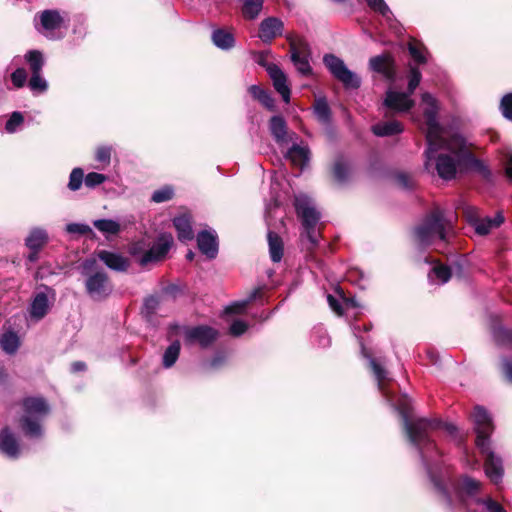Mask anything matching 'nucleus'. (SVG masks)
<instances>
[{
	"label": "nucleus",
	"mask_w": 512,
	"mask_h": 512,
	"mask_svg": "<svg viewBox=\"0 0 512 512\" xmlns=\"http://www.w3.org/2000/svg\"><path fill=\"white\" fill-rule=\"evenodd\" d=\"M426 142L425 168L435 169L441 179L449 181L458 173L469 170L480 173L486 179L491 177L490 169L472 154L462 136L444 135L437 137L434 143Z\"/></svg>",
	"instance_id": "f257e3e1"
},
{
	"label": "nucleus",
	"mask_w": 512,
	"mask_h": 512,
	"mask_svg": "<svg viewBox=\"0 0 512 512\" xmlns=\"http://www.w3.org/2000/svg\"><path fill=\"white\" fill-rule=\"evenodd\" d=\"M407 399L400 403L398 409L402 416L404 429L410 443L418 450L423 461L430 458V452L435 451V444L432 439L433 433L439 429L453 434L456 428L452 424L443 423L437 419L419 418L410 419V408Z\"/></svg>",
	"instance_id": "f03ea898"
},
{
	"label": "nucleus",
	"mask_w": 512,
	"mask_h": 512,
	"mask_svg": "<svg viewBox=\"0 0 512 512\" xmlns=\"http://www.w3.org/2000/svg\"><path fill=\"white\" fill-rule=\"evenodd\" d=\"M436 489L450 503L460 502L469 508L476 505L473 512H507L499 502L490 496H478L480 482H436Z\"/></svg>",
	"instance_id": "7ed1b4c3"
},
{
	"label": "nucleus",
	"mask_w": 512,
	"mask_h": 512,
	"mask_svg": "<svg viewBox=\"0 0 512 512\" xmlns=\"http://www.w3.org/2000/svg\"><path fill=\"white\" fill-rule=\"evenodd\" d=\"M454 235L451 220L440 208L433 209L413 230L416 244L420 248L433 247L436 251L447 245Z\"/></svg>",
	"instance_id": "20e7f679"
},
{
	"label": "nucleus",
	"mask_w": 512,
	"mask_h": 512,
	"mask_svg": "<svg viewBox=\"0 0 512 512\" xmlns=\"http://www.w3.org/2000/svg\"><path fill=\"white\" fill-rule=\"evenodd\" d=\"M472 418L477 435L476 446L485 456V473L490 480H499L503 477V464L501 458L490 448V435L494 429L492 418L487 410L480 406L475 407Z\"/></svg>",
	"instance_id": "39448f33"
},
{
	"label": "nucleus",
	"mask_w": 512,
	"mask_h": 512,
	"mask_svg": "<svg viewBox=\"0 0 512 512\" xmlns=\"http://www.w3.org/2000/svg\"><path fill=\"white\" fill-rule=\"evenodd\" d=\"M50 405L41 396H28L21 401L18 423L21 431L30 438L43 436V422L50 413Z\"/></svg>",
	"instance_id": "423d86ee"
},
{
	"label": "nucleus",
	"mask_w": 512,
	"mask_h": 512,
	"mask_svg": "<svg viewBox=\"0 0 512 512\" xmlns=\"http://www.w3.org/2000/svg\"><path fill=\"white\" fill-rule=\"evenodd\" d=\"M294 205L304 229L302 237L308 242L306 249L313 250L318 246L320 240V233L317 228V224L321 215L315 208L312 199L304 194L295 196Z\"/></svg>",
	"instance_id": "0eeeda50"
},
{
	"label": "nucleus",
	"mask_w": 512,
	"mask_h": 512,
	"mask_svg": "<svg viewBox=\"0 0 512 512\" xmlns=\"http://www.w3.org/2000/svg\"><path fill=\"white\" fill-rule=\"evenodd\" d=\"M80 271L86 277V292L94 301L106 299L113 291V285L103 270L97 269V260L88 258L80 265Z\"/></svg>",
	"instance_id": "6e6552de"
},
{
	"label": "nucleus",
	"mask_w": 512,
	"mask_h": 512,
	"mask_svg": "<svg viewBox=\"0 0 512 512\" xmlns=\"http://www.w3.org/2000/svg\"><path fill=\"white\" fill-rule=\"evenodd\" d=\"M36 30L48 39L56 40L64 37L69 26V18L66 12L58 10H44L35 16Z\"/></svg>",
	"instance_id": "1a4fd4ad"
},
{
	"label": "nucleus",
	"mask_w": 512,
	"mask_h": 512,
	"mask_svg": "<svg viewBox=\"0 0 512 512\" xmlns=\"http://www.w3.org/2000/svg\"><path fill=\"white\" fill-rule=\"evenodd\" d=\"M421 107L425 119L426 141L434 143L437 137L448 135L447 131L438 121V112L440 109L438 100L429 92H424L421 95Z\"/></svg>",
	"instance_id": "9d476101"
},
{
	"label": "nucleus",
	"mask_w": 512,
	"mask_h": 512,
	"mask_svg": "<svg viewBox=\"0 0 512 512\" xmlns=\"http://www.w3.org/2000/svg\"><path fill=\"white\" fill-rule=\"evenodd\" d=\"M323 63L331 75L342 83L346 89H358L361 86V78L348 69L344 61L334 54H325Z\"/></svg>",
	"instance_id": "9b49d317"
},
{
	"label": "nucleus",
	"mask_w": 512,
	"mask_h": 512,
	"mask_svg": "<svg viewBox=\"0 0 512 512\" xmlns=\"http://www.w3.org/2000/svg\"><path fill=\"white\" fill-rule=\"evenodd\" d=\"M56 298L55 290L48 286H43L37 291L29 305V317L36 322L42 320L50 311Z\"/></svg>",
	"instance_id": "f8f14e48"
},
{
	"label": "nucleus",
	"mask_w": 512,
	"mask_h": 512,
	"mask_svg": "<svg viewBox=\"0 0 512 512\" xmlns=\"http://www.w3.org/2000/svg\"><path fill=\"white\" fill-rule=\"evenodd\" d=\"M173 242V236L170 233L160 234L153 244L149 243V249L143 258H139V264L146 266L165 259Z\"/></svg>",
	"instance_id": "ddd939ff"
},
{
	"label": "nucleus",
	"mask_w": 512,
	"mask_h": 512,
	"mask_svg": "<svg viewBox=\"0 0 512 512\" xmlns=\"http://www.w3.org/2000/svg\"><path fill=\"white\" fill-rule=\"evenodd\" d=\"M290 51L291 61L297 71L304 76L310 75L312 68L309 62L308 44L302 39L291 40Z\"/></svg>",
	"instance_id": "4468645a"
},
{
	"label": "nucleus",
	"mask_w": 512,
	"mask_h": 512,
	"mask_svg": "<svg viewBox=\"0 0 512 512\" xmlns=\"http://www.w3.org/2000/svg\"><path fill=\"white\" fill-rule=\"evenodd\" d=\"M411 96L407 91L401 92L390 88L386 91L383 105L389 111L405 113L410 111L415 105Z\"/></svg>",
	"instance_id": "2eb2a0df"
},
{
	"label": "nucleus",
	"mask_w": 512,
	"mask_h": 512,
	"mask_svg": "<svg viewBox=\"0 0 512 512\" xmlns=\"http://www.w3.org/2000/svg\"><path fill=\"white\" fill-rule=\"evenodd\" d=\"M219 336V332L205 325L192 327L186 330L185 340L187 343L199 344L202 348L210 346Z\"/></svg>",
	"instance_id": "dca6fc26"
},
{
	"label": "nucleus",
	"mask_w": 512,
	"mask_h": 512,
	"mask_svg": "<svg viewBox=\"0 0 512 512\" xmlns=\"http://www.w3.org/2000/svg\"><path fill=\"white\" fill-rule=\"evenodd\" d=\"M284 30V23L277 17H267L259 25L258 37L264 43H271L273 39L281 36Z\"/></svg>",
	"instance_id": "f3484780"
},
{
	"label": "nucleus",
	"mask_w": 512,
	"mask_h": 512,
	"mask_svg": "<svg viewBox=\"0 0 512 512\" xmlns=\"http://www.w3.org/2000/svg\"><path fill=\"white\" fill-rule=\"evenodd\" d=\"M197 245L202 254L214 259L218 254L217 234L214 230H204L197 235Z\"/></svg>",
	"instance_id": "a211bd4d"
},
{
	"label": "nucleus",
	"mask_w": 512,
	"mask_h": 512,
	"mask_svg": "<svg viewBox=\"0 0 512 512\" xmlns=\"http://www.w3.org/2000/svg\"><path fill=\"white\" fill-rule=\"evenodd\" d=\"M267 72L273 82L275 90L281 95L285 103H289L291 91L287 84L285 73L274 64L267 68Z\"/></svg>",
	"instance_id": "6ab92c4d"
},
{
	"label": "nucleus",
	"mask_w": 512,
	"mask_h": 512,
	"mask_svg": "<svg viewBox=\"0 0 512 512\" xmlns=\"http://www.w3.org/2000/svg\"><path fill=\"white\" fill-rule=\"evenodd\" d=\"M98 258L111 270L125 272L130 262L128 258L117 252L102 250L98 252Z\"/></svg>",
	"instance_id": "aec40b11"
},
{
	"label": "nucleus",
	"mask_w": 512,
	"mask_h": 512,
	"mask_svg": "<svg viewBox=\"0 0 512 512\" xmlns=\"http://www.w3.org/2000/svg\"><path fill=\"white\" fill-rule=\"evenodd\" d=\"M0 452L9 458H17L20 454L18 439L7 427L0 432Z\"/></svg>",
	"instance_id": "412c9836"
},
{
	"label": "nucleus",
	"mask_w": 512,
	"mask_h": 512,
	"mask_svg": "<svg viewBox=\"0 0 512 512\" xmlns=\"http://www.w3.org/2000/svg\"><path fill=\"white\" fill-rule=\"evenodd\" d=\"M369 67L372 71L381 73L387 79L394 77L393 60L388 54H382L370 58Z\"/></svg>",
	"instance_id": "4be33fe9"
},
{
	"label": "nucleus",
	"mask_w": 512,
	"mask_h": 512,
	"mask_svg": "<svg viewBox=\"0 0 512 512\" xmlns=\"http://www.w3.org/2000/svg\"><path fill=\"white\" fill-rule=\"evenodd\" d=\"M359 345L361 347V353L364 357L368 358L369 359V363H370V366L373 370V373L375 375V378L377 380V383H378V389L380 390V392L383 394V396H385L387 398V400H391L389 395H388V392L385 388V380L387 379V372L385 369H383L377 362L374 358H372L371 356H369L366 352V348L364 346V343L362 340H359Z\"/></svg>",
	"instance_id": "5701e85b"
},
{
	"label": "nucleus",
	"mask_w": 512,
	"mask_h": 512,
	"mask_svg": "<svg viewBox=\"0 0 512 512\" xmlns=\"http://www.w3.org/2000/svg\"><path fill=\"white\" fill-rule=\"evenodd\" d=\"M269 130L274 140L279 144H287L288 139V128L287 123L281 116H273L269 121Z\"/></svg>",
	"instance_id": "b1692460"
},
{
	"label": "nucleus",
	"mask_w": 512,
	"mask_h": 512,
	"mask_svg": "<svg viewBox=\"0 0 512 512\" xmlns=\"http://www.w3.org/2000/svg\"><path fill=\"white\" fill-rule=\"evenodd\" d=\"M285 157L290 160L294 166L302 169L309 162L310 150L308 146L293 144L287 151Z\"/></svg>",
	"instance_id": "393cba45"
},
{
	"label": "nucleus",
	"mask_w": 512,
	"mask_h": 512,
	"mask_svg": "<svg viewBox=\"0 0 512 512\" xmlns=\"http://www.w3.org/2000/svg\"><path fill=\"white\" fill-rule=\"evenodd\" d=\"M48 239V233L44 228L34 227L25 238V246L29 250H41L48 242Z\"/></svg>",
	"instance_id": "a878e982"
},
{
	"label": "nucleus",
	"mask_w": 512,
	"mask_h": 512,
	"mask_svg": "<svg viewBox=\"0 0 512 512\" xmlns=\"http://www.w3.org/2000/svg\"><path fill=\"white\" fill-rule=\"evenodd\" d=\"M211 40L212 43L221 50L227 51L235 46L234 35L224 28L214 29L211 34Z\"/></svg>",
	"instance_id": "bb28decb"
},
{
	"label": "nucleus",
	"mask_w": 512,
	"mask_h": 512,
	"mask_svg": "<svg viewBox=\"0 0 512 512\" xmlns=\"http://www.w3.org/2000/svg\"><path fill=\"white\" fill-rule=\"evenodd\" d=\"M174 227L177 231V236L180 241H189L194 237L192 230L191 219L188 215L183 214L173 219Z\"/></svg>",
	"instance_id": "cd10ccee"
},
{
	"label": "nucleus",
	"mask_w": 512,
	"mask_h": 512,
	"mask_svg": "<svg viewBox=\"0 0 512 512\" xmlns=\"http://www.w3.org/2000/svg\"><path fill=\"white\" fill-rule=\"evenodd\" d=\"M403 131V125L397 120L379 122L372 126V132L378 137H386L400 134Z\"/></svg>",
	"instance_id": "c85d7f7f"
},
{
	"label": "nucleus",
	"mask_w": 512,
	"mask_h": 512,
	"mask_svg": "<svg viewBox=\"0 0 512 512\" xmlns=\"http://www.w3.org/2000/svg\"><path fill=\"white\" fill-rule=\"evenodd\" d=\"M261 294H262V288L253 289L245 299L235 301V302L231 303L230 305H228L224 310L225 314H241V313H243L244 310L246 309V307L251 302H253L254 300L261 297Z\"/></svg>",
	"instance_id": "c756f323"
},
{
	"label": "nucleus",
	"mask_w": 512,
	"mask_h": 512,
	"mask_svg": "<svg viewBox=\"0 0 512 512\" xmlns=\"http://www.w3.org/2000/svg\"><path fill=\"white\" fill-rule=\"evenodd\" d=\"M504 222V216L498 212L495 217H486L475 221V231L479 235H487L492 229L498 228Z\"/></svg>",
	"instance_id": "7c9ffc66"
},
{
	"label": "nucleus",
	"mask_w": 512,
	"mask_h": 512,
	"mask_svg": "<svg viewBox=\"0 0 512 512\" xmlns=\"http://www.w3.org/2000/svg\"><path fill=\"white\" fill-rule=\"evenodd\" d=\"M268 246H269V255L273 262L278 263L282 260L283 252H284V244L281 237L273 232H268Z\"/></svg>",
	"instance_id": "2f4dec72"
},
{
	"label": "nucleus",
	"mask_w": 512,
	"mask_h": 512,
	"mask_svg": "<svg viewBox=\"0 0 512 512\" xmlns=\"http://www.w3.org/2000/svg\"><path fill=\"white\" fill-rule=\"evenodd\" d=\"M433 267L428 274L430 282L436 284H445L451 278V270L448 266L438 261H432Z\"/></svg>",
	"instance_id": "473e14b6"
},
{
	"label": "nucleus",
	"mask_w": 512,
	"mask_h": 512,
	"mask_svg": "<svg viewBox=\"0 0 512 512\" xmlns=\"http://www.w3.org/2000/svg\"><path fill=\"white\" fill-rule=\"evenodd\" d=\"M313 113L316 119L323 125L331 123V109L325 97L316 98L313 104Z\"/></svg>",
	"instance_id": "72a5a7b5"
},
{
	"label": "nucleus",
	"mask_w": 512,
	"mask_h": 512,
	"mask_svg": "<svg viewBox=\"0 0 512 512\" xmlns=\"http://www.w3.org/2000/svg\"><path fill=\"white\" fill-rule=\"evenodd\" d=\"M249 93L252 97L258 100L265 108L270 111L275 110V102L271 97L270 93L258 85H251L249 87Z\"/></svg>",
	"instance_id": "f704fd0d"
},
{
	"label": "nucleus",
	"mask_w": 512,
	"mask_h": 512,
	"mask_svg": "<svg viewBox=\"0 0 512 512\" xmlns=\"http://www.w3.org/2000/svg\"><path fill=\"white\" fill-rule=\"evenodd\" d=\"M93 226L106 236L117 235L122 230V224L112 219L94 220Z\"/></svg>",
	"instance_id": "c9c22d12"
},
{
	"label": "nucleus",
	"mask_w": 512,
	"mask_h": 512,
	"mask_svg": "<svg viewBox=\"0 0 512 512\" xmlns=\"http://www.w3.org/2000/svg\"><path fill=\"white\" fill-rule=\"evenodd\" d=\"M19 345V337L13 331H7L0 336V347L7 354L16 353Z\"/></svg>",
	"instance_id": "e433bc0d"
},
{
	"label": "nucleus",
	"mask_w": 512,
	"mask_h": 512,
	"mask_svg": "<svg viewBox=\"0 0 512 512\" xmlns=\"http://www.w3.org/2000/svg\"><path fill=\"white\" fill-rule=\"evenodd\" d=\"M242 15L246 20H255L260 15L263 8V0H241Z\"/></svg>",
	"instance_id": "4c0bfd02"
},
{
	"label": "nucleus",
	"mask_w": 512,
	"mask_h": 512,
	"mask_svg": "<svg viewBox=\"0 0 512 512\" xmlns=\"http://www.w3.org/2000/svg\"><path fill=\"white\" fill-rule=\"evenodd\" d=\"M181 345L179 341L172 342L165 350L162 364L165 368H171L179 358Z\"/></svg>",
	"instance_id": "58836bf2"
},
{
	"label": "nucleus",
	"mask_w": 512,
	"mask_h": 512,
	"mask_svg": "<svg viewBox=\"0 0 512 512\" xmlns=\"http://www.w3.org/2000/svg\"><path fill=\"white\" fill-rule=\"evenodd\" d=\"M27 62L30 65V69L33 73H41L44 66V58L41 52L37 50H31L25 55Z\"/></svg>",
	"instance_id": "ea45409f"
},
{
	"label": "nucleus",
	"mask_w": 512,
	"mask_h": 512,
	"mask_svg": "<svg viewBox=\"0 0 512 512\" xmlns=\"http://www.w3.org/2000/svg\"><path fill=\"white\" fill-rule=\"evenodd\" d=\"M28 86L34 94H41L47 91L48 82L42 76V73H33L28 82Z\"/></svg>",
	"instance_id": "a19ab883"
},
{
	"label": "nucleus",
	"mask_w": 512,
	"mask_h": 512,
	"mask_svg": "<svg viewBox=\"0 0 512 512\" xmlns=\"http://www.w3.org/2000/svg\"><path fill=\"white\" fill-rule=\"evenodd\" d=\"M370 9L390 21L393 14L384 0H365Z\"/></svg>",
	"instance_id": "79ce46f5"
},
{
	"label": "nucleus",
	"mask_w": 512,
	"mask_h": 512,
	"mask_svg": "<svg viewBox=\"0 0 512 512\" xmlns=\"http://www.w3.org/2000/svg\"><path fill=\"white\" fill-rule=\"evenodd\" d=\"M149 241L146 238H142L130 244L129 253L136 258L139 262V258H143L145 253L149 249Z\"/></svg>",
	"instance_id": "37998d69"
},
{
	"label": "nucleus",
	"mask_w": 512,
	"mask_h": 512,
	"mask_svg": "<svg viewBox=\"0 0 512 512\" xmlns=\"http://www.w3.org/2000/svg\"><path fill=\"white\" fill-rule=\"evenodd\" d=\"M411 57L418 64H424L427 61V51L420 43H409L408 46Z\"/></svg>",
	"instance_id": "c03bdc74"
},
{
	"label": "nucleus",
	"mask_w": 512,
	"mask_h": 512,
	"mask_svg": "<svg viewBox=\"0 0 512 512\" xmlns=\"http://www.w3.org/2000/svg\"><path fill=\"white\" fill-rule=\"evenodd\" d=\"M24 117L21 112H13L5 124V130L7 133L17 132L23 125Z\"/></svg>",
	"instance_id": "a18cd8bd"
},
{
	"label": "nucleus",
	"mask_w": 512,
	"mask_h": 512,
	"mask_svg": "<svg viewBox=\"0 0 512 512\" xmlns=\"http://www.w3.org/2000/svg\"><path fill=\"white\" fill-rule=\"evenodd\" d=\"M174 196V189L169 186H163L157 190H155L151 196V201L155 203H163L169 201Z\"/></svg>",
	"instance_id": "49530a36"
},
{
	"label": "nucleus",
	"mask_w": 512,
	"mask_h": 512,
	"mask_svg": "<svg viewBox=\"0 0 512 512\" xmlns=\"http://www.w3.org/2000/svg\"><path fill=\"white\" fill-rule=\"evenodd\" d=\"M84 172L81 168H74L69 176L68 188L71 191H77L80 189L84 181Z\"/></svg>",
	"instance_id": "de8ad7c7"
},
{
	"label": "nucleus",
	"mask_w": 512,
	"mask_h": 512,
	"mask_svg": "<svg viewBox=\"0 0 512 512\" xmlns=\"http://www.w3.org/2000/svg\"><path fill=\"white\" fill-rule=\"evenodd\" d=\"M422 75L420 70L417 67L410 66L409 75H408V87L407 92L413 95L414 91L420 84Z\"/></svg>",
	"instance_id": "09e8293b"
},
{
	"label": "nucleus",
	"mask_w": 512,
	"mask_h": 512,
	"mask_svg": "<svg viewBox=\"0 0 512 512\" xmlns=\"http://www.w3.org/2000/svg\"><path fill=\"white\" fill-rule=\"evenodd\" d=\"M107 177L104 174L97 172H90L84 178V183L89 188H95L106 181Z\"/></svg>",
	"instance_id": "8fccbe9b"
},
{
	"label": "nucleus",
	"mask_w": 512,
	"mask_h": 512,
	"mask_svg": "<svg viewBox=\"0 0 512 512\" xmlns=\"http://www.w3.org/2000/svg\"><path fill=\"white\" fill-rule=\"evenodd\" d=\"M348 172H349L348 165L343 160H338L335 162L334 168H333V173H334L335 178L338 181H340V182L345 181L348 177Z\"/></svg>",
	"instance_id": "3c124183"
},
{
	"label": "nucleus",
	"mask_w": 512,
	"mask_h": 512,
	"mask_svg": "<svg viewBox=\"0 0 512 512\" xmlns=\"http://www.w3.org/2000/svg\"><path fill=\"white\" fill-rule=\"evenodd\" d=\"M159 304H160V299L158 296H149L144 301L143 313L147 317L152 316L155 313V311L157 310V308L159 307Z\"/></svg>",
	"instance_id": "603ef678"
},
{
	"label": "nucleus",
	"mask_w": 512,
	"mask_h": 512,
	"mask_svg": "<svg viewBox=\"0 0 512 512\" xmlns=\"http://www.w3.org/2000/svg\"><path fill=\"white\" fill-rule=\"evenodd\" d=\"M502 115L512 121V93L504 95L500 102Z\"/></svg>",
	"instance_id": "864d4df0"
},
{
	"label": "nucleus",
	"mask_w": 512,
	"mask_h": 512,
	"mask_svg": "<svg viewBox=\"0 0 512 512\" xmlns=\"http://www.w3.org/2000/svg\"><path fill=\"white\" fill-rule=\"evenodd\" d=\"M112 148L110 146H100L96 149L95 159L100 163L109 164Z\"/></svg>",
	"instance_id": "5fc2aeb1"
},
{
	"label": "nucleus",
	"mask_w": 512,
	"mask_h": 512,
	"mask_svg": "<svg viewBox=\"0 0 512 512\" xmlns=\"http://www.w3.org/2000/svg\"><path fill=\"white\" fill-rule=\"evenodd\" d=\"M66 231L69 234L84 235L91 232L90 226L82 223H69L66 225Z\"/></svg>",
	"instance_id": "6e6d98bb"
},
{
	"label": "nucleus",
	"mask_w": 512,
	"mask_h": 512,
	"mask_svg": "<svg viewBox=\"0 0 512 512\" xmlns=\"http://www.w3.org/2000/svg\"><path fill=\"white\" fill-rule=\"evenodd\" d=\"M26 80L27 73L23 68H18L11 74V81L17 88L23 87Z\"/></svg>",
	"instance_id": "4d7b16f0"
},
{
	"label": "nucleus",
	"mask_w": 512,
	"mask_h": 512,
	"mask_svg": "<svg viewBox=\"0 0 512 512\" xmlns=\"http://www.w3.org/2000/svg\"><path fill=\"white\" fill-rule=\"evenodd\" d=\"M248 329V324L242 320H234L230 325L229 332L231 335L238 337L244 334Z\"/></svg>",
	"instance_id": "13d9d810"
},
{
	"label": "nucleus",
	"mask_w": 512,
	"mask_h": 512,
	"mask_svg": "<svg viewBox=\"0 0 512 512\" xmlns=\"http://www.w3.org/2000/svg\"><path fill=\"white\" fill-rule=\"evenodd\" d=\"M396 181L398 185L404 189H409L412 187L411 177L407 174L400 173L396 177Z\"/></svg>",
	"instance_id": "bf43d9fd"
},
{
	"label": "nucleus",
	"mask_w": 512,
	"mask_h": 512,
	"mask_svg": "<svg viewBox=\"0 0 512 512\" xmlns=\"http://www.w3.org/2000/svg\"><path fill=\"white\" fill-rule=\"evenodd\" d=\"M226 360V357L222 353H217L212 360L208 363V367L212 369L219 368Z\"/></svg>",
	"instance_id": "052dcab7"
},
{
	"label": "nucleus",
	"mask_w": 512,
	"mask_h": 512,
	"mask_svg": "<svg viewBox=\"0 0 512 512\" xmlns=\"http://www.w3.org/2000/svg\"><path fill=\"white\" fill-rule=\"evenodd\" d=\"M327 301L331 309L338 315H342V307L339 301L332 295L327 296Z\"/></svg>",
	"instance_id": "680f3d73"
},
{
	"label": "nucleus",
	"mask_w": 512,
	"mask_h": 512,
	"mask_svg": "<svg viewBox=\"0 0 512 512\" xmlns=\"http://www.w3.org/2000/svg\"><path fill=\"white\" fill-rule=\"evenodd\" d=\"M503 373L509 382H512V361L504 359L502 363Z\"/></svg>",
	"instance_id": "e2e57ef3"
},
{
	"label": "nucleus",
	"mask_w": 512,
	"mask_h": 512,
	"mask_svg": "<svg viewBox=\"0 0 512 512\" xmlns=\"http://www.w3.org/2000/svg\"><path fill=\"white\" fill-rule=\"evenodd\" d=\"M85 369H86V364L82 361L74 362L71 365V370L73 372H80V371H84Z\"/></svg>",
	"instance_id": "0e129e2a"
},
{
	"label": "nucleus",
	"mask_w": 512,
	"mask_h": 512,
	"mask_svg": "<svg viewBox=\"0 0 512 512\" xmlns=\"http://www.w3.org/2000/svg\"><path fill=\"white\" fill-rule=\"evenodd\" d=\"M505 173L507 177L512 180V155L509 156L505 165Z\"/></svg>",
	"instance_id": "69168bd1"
},
{
	"label": "nucleus",
	"mask_w": 512,
	"mask_h": 512,
	"mask_svg": "<svg viewBox=\"0 0 512 512\" xmlns=\"http://www.w3.org/2000/svg\"><path fill=\"white\" fill-rule=\"evenodd\" d=\"M40 250H30V253L27 257L28 261L35 262L38 260V253Z\"/></svg>",
	"instance_id": "338daca9"
},
{
	"label": "nucleus",
	"mask_w": 512,
	"mask_h": 512,
	"mask_svg": "<svg viewBox=\"0 0 512 512\" xmlns=\"http://www.w3.org/2000/svg\"><path fill=\"white\" fill-rule=\"evenodd\" d=\"M177 290V287L174 285H170L164 289L165 293L173 294Z\"/></svg>",
	"instance_id": "774afa93"
}]
</instances>
